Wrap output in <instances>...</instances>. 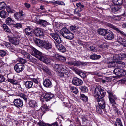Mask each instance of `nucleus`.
<instances>
[{
	"label": "nucleus",
	"mask_w": 126,
	"mask_h": 126,
	"mask_svg": "<svg viewBox=\"0 0 126 126\" xmlns=\"http://www.w3.org/2000/svg\"><path fill=\"white\" fill-rule=\"evenodd\" d=\"M106 93L104 88L100 86H97L94 92L93 95L94 96L97 97V100L99 106L102 109L105 108V101L102 98L105 95Z\"/></svg>",
	"instance_id": "1"
},
{
	"label": "nucleus",
	"mask_w": 126,
	"mask_h": 126,
	"mask_svg": "<svg viewBox=\"0 0 126 126\" xmlns=\"http://www.w3.org/2000/svg\"><path fill=\"white\" fill-rule=\"evenodd\" d=\"M66 63L69 65H73L77 67L84 66L86 64V63L78 61L74 59L70 60L69 61L67 62Z\"/></svg>",
	"instance_id": "2"
},
{
	"label": "nucleus",
	"mask_w": 126,
	"mask_h": 126,
	"mask_svg": "<svg viewBox=\"0 0 126 126\" xmlns=\"http://www.w3.org/2000/svg\"><path fill=\"white\" fill-rule=\"evenodd\" d=\"M113 74L119 77L125 76L126 74V71L118 68H115L113 71Z\"/></svg>",
	"instance_id": "3"
},
{
	"label": "nucleus",
	"mask_w": 126,
	"mask_h": 126,
	"mask_svg": "<svg viewBox=\"0 0 126 126\" xmlns=\"http://www.w3.org/2000/svg\"><path fill=\"white\" fill-rule=\"evenodd\" d=\"M7 81L11 84L16 85L18 83V81L15 79V76L12 74H9L7 75Z\"/></svg>",
	"instance_id": "4"
},
{
	"label": "nucleus",
	"mask_w": 126,
	"mask_h": 126,
	"mask_svg": "<svg viewBox=\"0 0 126 126\" xmlns=\"http://www.w3.org/2000/svg\"><path fill=\"white\" fill-rule=\"evenodd\" d=\"M76 5L77 7L74 10V14L77 15L78 16H80L81 15L79 13L82 10V9L84 8V6L81 4L80 2L76 3Z\"/></svg>",
	"instance_id": "5"
},
{
	"label": "nucleus",
	"mask_w": 126,
	"mask_h": 126,
	"mask_svg": "<svg viewBox=\"0 0 126 126\" xmlns=\"http://www.w3.org/2000/svg\"><path fill=\"white\" fill-rule=\"evenodd\" d=\"M15 71L17 73H19L24 70L25 68L24 65L20 63H18L14 66Z\"/></svg>",
	"instance_id": "6"
},
{
	"label": "nucleus",
	"mask_w": 126,
	"mask_h": 126,
	"mask_svg": "<svg viewBox=\"0 0 126 126\" xmlns=\"http://www.w3.org/2000/svg\"><path fill=\"white\" fill-rule=\"evenodd\" d=\"M54 70L57 72L60 71H63V70H67V68L64 65L61 64H55L54 66Z\"/></svg>",
	"instance_id": "7"
},
{
	"label": "nucleus",
	"mask_w": 126,
	"mask_h": 126,
	"mask_svg": "<svg viewBox=\"0 0 126 126\" xmlns=\"http://www.w3.org/2000/svg\"><path fill=\"white\" fill-rule=\"evenodd\" d=\"M43 43L41 47L47 50H49L52 48V46L51 42L48 41L43 40Z\"/></svg>",
	"instance_id": "8"
},
{
	"label": "nucleus",
	"mask_w": 126,
	"mask_h": 126,
	"mask_svg": "<svg viewBox=\"0 0 126 126\" xmlns=\"http://www.w3.org/2000/svg\"><path fill=\"white\" fill-rule=\"evenodd\" d=\"M34 33L36 36L40 38H43L44 36L43 30L41 28H38L36 29L34 31Z\"/></svg>",
	"instance_id": "9"
},
{
	"label": "nucleus",
	"mask_w": 126,
	"mask_h": 126,
	"mask_svg": "<svg viewBox=\"0 0 126 126\" xmlns=\"http://www.w3.org/2000/svg\"><path fill=\"white\" fill-rule=\"evenodd\" d=\"M32 54L38 58L39 60L43 55L42 53L34 48H33L32 50Z\"/></svg>",
	"instance_id": "10"
},
{
	"label": "nucleus",
	"mask_w": 126,
	"mask_h": 126,
	"mask_svg": "<svg viewBox=\"0 0 126 126\" xmlns=\"http://www.w3.org/2000/svg\"><path fill=\"white\" fill-rule=\"evenodd\" d=\"M9 41L12 44L15 45H18L20 42L19 40L16 37L8 36Z\"/></svg>",
	"instance_id": "11"
},
{
	"label": "nucleus",
	"mask_w": 126,
	"mask_h": 126,
	"mask_svg": "<svg viewBox=\"0 0 126 126\" xmlns=\"http://www.w3.org/2000/svg\"><path fill=\"white\" fill-rule=\"evenodd\" d=\"M72 83L75 85L79 86L82 84L83 82L82 80L80 79L75 77L73 78Z\"/></svg>",
	"instance_id": "12"
},
{
	"label": "nucleus",
	"mask_w": 126,
	"mask_h": 126,
	"mask_svg": "<svg viewBox=\"0 0 126 126\" xmlns=\"http://www.w3.org/2000/svg\"><path fill=\"white\" fill-rule=\"evenodd\" d=\"M22 13V11L16 12L14 14V17L17 20L21 21L23 19Z\"/></svg>",
	"instance_id": "13"
},
{
	"label": "nucleus",
	"mask_w": 126,
	"mask_h": 126,
	"mask_svg": "<svg viewBox=\"0 0 126 126\" xmlns=\"http://www.w3.org/2000/svg\"><path fill=\"white\" fill-rule=\"evenodd\" d=\"M114 38L113 33L110 30H107L105 38L106 39L110 40Z\"/></svg>",
	"instance_id": "14"
},
{
	"label": "nucleus",
	"mask_w": 126,
	"mask_h": 126,
	"mask_svg": "<svg viewBox=\"0 0 126 126\" xmlns=\"http://www.w3.org/2000/svg\"><path fill=\"white\" fill-rule=\"evenodd\" d=\"M50 35L58 44L62 42V41L61 38L57 34L53 33H50Z\"/></svg>",
	"instance_id": "15"
},
{
	"label": "nucleus",
	"mask_w": 126,
	"mask_h": 126,
	"mask_svg": "<svg viewBox=\"0 0 126 126\" xmlns=\"http://www.w3.org/2000/svg\"><path fill=\"white\" fill-rule=\"evenodd\" d=\"M14 103L15 106L18 108L22 107L23 105V101L20 99H15Z\"/></svg>",
	"instance_id": "16"
},
{
	"label": "nucleus",
	"mask_w": 126,
	"mask_h": 126,
	"mask_svg": "<svg viewBox=\"0 0 126 126\" xmlns=\"http://www.w3.org/2000/svg\"><path fill=\"white\" fill-rule=\"evenodd\" d=\"M109 94V97L110 102L112 106H113L114 104H116L114 99L115 97L110 91H107Z\"/></svg>",
	"instance_id": "17"
},
{
	"label": "nucleus",
	"mask_w": 126,
	"mask_h": 126,
	"mask_svg": "<svg viewBox=\"0 0 126 126\" xmlns=\"http://www.w3.org/2000/svg\"><path fill=\"white\" fill-rule=\"evenodd\" d=\"M24 32L27 35L31 36L33 33V29L30 27L26 28L25 29Z\"/></svg>",
	"instance_id": "18"
},
{
	"label": "nucleus",
	"mask_w": 126,
	"mask_h": 126,
	"mask_svg": "<svg viewBox=\"0 0 126 126\" xmlns=\"http://www.w3.org/2000/svg\"><path fill=\"white\" fill-rule=\"evenodd\" d=\"M107 25L108 27L112 28L114 30H115L118 32H119L121 34H123L124 32H123L120 30L118 28H116L112 24L110 23H107Z\"/></svg>",
	"instance_id": "19"
},
{
	"label": "nucleus",
	"mask_w": 126,
	"mask_h": 126,
	"mask_svg": "<svg viewBox=\"0 0 126 126\" xmlns=\"http://www.w3.org/2000/svg\"><path fill=\"white\" fill-rule=\"evenodd\" d=\"M44 86L47 88L51 87L52 86V83L49 79H45L43 83Z\"/></svg>",
	"instance_id": "20"
},
{
	"label": "nucleus",
	"mask_w": 126,
	"mask_h": 126,
	"mask_svg": "<svg viewBox=\"0 0 126 126\" xmlns=\"http://www.w3.org/2000/svg\"><path fill=\"white\" fill-rule=\"evenodd\" d=\"M54 96L53 94L50 93H48L45 94L44 98L46 100L48 101L52 98Z\"/></svg>",
	"instance_id": "21"
},
{
	"label": "nucleus",
	"mask_w": 126,
	"mask_h": 126,
	"mask_svg": "<svg viewBox=\"0 0 126 126\" xmlns=\"http://www.w3.org/2000/svg\"><path fill=\"white\" fill-rule=\"evenodd\" d=\"M56 47L61 52H64L66 51V49L65 47L61 44H56Z\"/></svg>",
	"instance_id": "22"
},
{
	"label": "nucleus",
	"mask_w": 126,
	"mask_h": 126,
	"mask_svg": "<svg viewBox=\"0 0 126 126\" xmlns=\"http://www.w3.org/2000/svg\"><path fill=\"white\" fill-rule=\"evenodd\" d=\"M69 31L67 28H64L61 30L60 32V34L64 37Z\"/></svg>",
	"instance_id": "23"
},
{
	"label": "nucleus",
	"mask_w": 126,
	"mask_h": 126,
	"mask_svg": "<svg viewBox=\"0 0 126 126\" xmlns=\"http://www.w3.org/2000/svg\"><path fill=\"white\" fill-rule=\"evenodd\" d=\"M39 60L46 64H48L50 62V60L47 57L43 55Z\"/></svg>",
	"instance_id": "24"
},
{
	"label": "nucleus",
	"mask_w": 126,
	"mask_h": 126,
	"mask_svg": "<svg viewBox=\"0 0 126 126\" xmlns=\"http://www.w3.org/2000/svg\"><path fill=\"white\" fill-rule=\"evenodd\" d=\"M24 85L26 88L30 89L32 88L33 83L32 81H27L25 82Z\"/></svg>",
	"instance_id": "25"
},
{
	"label": "nucleus",
	"mask_w": 126,
	"mask_h": 126,
	"mask_svg": "<svg viewBox=\"0 0 126 126\" xmlns=\"http://www.w3.org/2000/svg\"><path fill=\"white\" fill-rule=\"evenodd\" d=\"M3 44L7 48L11 50H15L14 47L13 46H11L9 42H5L3 43Z\"/></svg>",
	"instance_id": "26"
},
{
	"label": "nucleus",
	"mask_w": 126,
	"mask_h": 126,
	"mask_svg": "<svg viewBox=\"0 0 126 126\" xmlns=\"http://www.w3.org/2000/svg\"><path fill=\"white\" fill-rule=\"evenodd\" d=\"M5 22L7 24L9 25H12L14 24L15 21L11 18L8 17L6 19Z\"/></svg>",
	"instance_id": "27"
},
{
	"label": "nucleus",
	"mask_w": 126,
	"mask_h": 126,
	"mask_svg": "<svg viewBox=\"0 0 126 126\" xmlns=\"http://www.w3.org/2000/svg\"><path fill=\"white\" fill-rule=\"evenodd\" d=\"M33 40L35 44L40 47H41L43 40H41L39 39L35 38L33 39Z\"/></svg>",
	"instance_id": "28"
},
{
	"label": "nucleus",
	"mask_w": 126,
	"mask_h": 126,
	"mask_svg": "<svg viewBox=\"0 0 126 126\" xmlns=\"http://www.w3.org/2000/svg\"><path fill=\"white\" fill-rule=\"evenodd\" d=\"M107 30L104 29H100L98 30V33L99 34L104 36L105 37Z\"/></svg>",
	"instance_id": "29"
},
{
	"label": "nucleus",
	"mask_w": 126,
	"mask_h": 126,
	"mask_svg": "<svg viewBox=\"0 0 126 126\" xmlns=\"http://www.w3.org/2000/svg\"><path fill=\"white\" fill-rule=\"evenodd\" d=\"M55 56L57 59H58L61 61H64L66 60V58L65 57L61 56L58 54H55Z\"/></svg>",
	"instance_id": "30"
},
{
	"label": "nucleus",
	"mask_w": 126,
	"mask_h": 126,
	"mask_svg": "<svg viewBox=\"0 0 126 126\" xmlns=\"http://www.w3.org/2000/svg\"><path fill=\"white\" fill-rule=\"evenodd\" d=\"M74 37V35L70 31L67 33V34L64 37L65 38L70 40H71L73 39Z\"/></svg>",
	"instance_id": "31"
},
{
	"label": "nucleus",
	"mask_w": 126,
	"mask_h": 126,
	"mask_svg": "<svg viewBox=\"0 0 126 126\" xmlns=\"http://www.w3.org/2000/svg\"><path fill=\"white\" fill-rule=\"evenodd\" d=\"M41 68V69H39L41 71L42 70L43 71L45 72L49 75H50L51 74V71L47 67H43V66Z\"/></svg>",
	"instance_id": "32"
},
{
	"label": "nucleus",
	"mask_w": 126,
	"mask_h": 126,
	"mask_svg": "<svg viewBox=\"0 0 126 126\" xmlns=\"http://www.w3.org/2000/svg\"><path fill=\"white\" fill-rule=\"evenodd\" d=\"M113 3L115 5L120 6L123 3V0H112Z\"/></svg>",
	"instance_id": "33"
},
{
	"label": "nucleus",
	"mask_w": 126,
	"mask_h": 126,
	"mask_svg": "<svg viewBox=\"0 0 126 126\" xmlns=\"http://www.w3.org/2000/svg\"><path fill=\"white\" fill-rule=\"evenodd\" d=\"M2 27L3 29L5 32L9 33L11 32L10 29L6 24H3L2 25Z\"/></svg>",
	"instance_id": "34"
},
{
	"label": "nucleus",
	"mask_w": 126,
	"mask_h": 126,
	"mask_svg": "<svg viewBox=\"0 0 126 126\" xmlns=\"http://www.w3.org/2000/svg\"><path fill=\"white\" fill-rule=\"evenodd\" d=\"M8 16L7 13L5 11H2L0 12V16L2 18H5Z\"/></svg>",
	"instance_id": "35"
},
{
	"label": "nucleus",
	"mask_w": 126,
	"mask_h": 126,
	"mask_svg": "<svg viewBox=\"0 0 126 126\" xmlns=\"http://www.w3.org/2000/svg\"><path fill=\"white\" fill-rule=\"evenodd\" d=\"M21 53L22 54L23 56L25 58L28 59L29 57H30V56L29 53L27 52L24 50L22 51Z\"/></svg>",
	"instance_id": "36"
},
{
	"label": "nucleus",
	"mask_w": 126,
	"mask_h": 126,
	"mask_svg": "<svg viewBox=\"0 0 126 126\" xmlns=\"http://www.w3.org/2000/svg\"><path fill=\"white\" fill-rule=\"evenodd\" d=\"M101 56L100 55H98L96 54H93L90 56V59L93 60L98 59L100 58Z\"/></svg>",
	"instance_id": "37"
},
{
	"label": "nucleus",
	"mask_w": 126,
	"mask_h": 126,
	"mask_svg": "<svg viewBox=\"0 0 126 126\" xmlns=\"http://www.w3.org/2000/svg\"><path fill=\"white\" fill-rule=\"evenodd\" d=\"M121 8V6H119L118 7V5L113 6L111 7V8L113 11L115 12L118 11Z\"/></svg>",
	"instance_id": "38"
},
{
	"label": "nucleus",
	"mask_w": 126,
	"mask_h": 126,
	"mask_svg": "<svg viewBox=\"0 0 126 126\" xmlns=\"http://www.w3.org/2000/svg\"><path fill=\"white\" fill-rule=\"evenodd\" d=\"M71 69L78 75L79 74L80 72H81V70L77 67H71Z\"/></svg>",
	"instance_id": "39"
},
{
	"label": "nucleus",
	"mask_w": 126,
	"mask_h": 126,
	"mask_svg": "<svg viewBox=\"0 0 126 126\" xmlns=\"http://www.w3.org/2000/svg\"><path fill=\"white\" fill-rule=\"evenodd\" d=\"M70 89L75 94H77L78 92V89L76 87L71 86H70Z\"/></svg>",
	"instance_id": "40"
},
{
	"label": "nucleus",
	"mask_w": 126,
	"mask_h": 126,
	"mask_svg": "<svg viewBox=\"0 0 126 126\" xmlns=\"http://www.w3.org/2000/svg\"><path fill=\"white\" fill-rule=\"evenodd\" d=\"M117 63V66L121 68H124L125 66V64L123 62H118Z\"/></svg>",
	"instance_id": "41"
},
{
	"label": "nucleus",
	"mask_w": 126,
	"mask_h": 126,
	"mask_svg": "<svg viewBox=\"0 0 126 126\" xmlns=\"http://www.w3.org/2000/svg\"><path fill=\"white\" fill-rule=\"evenodd\" d=\"M115 125L116 126H123L121 120L118 118L116 119Z\"/></svg>",
	"instance_id": "42"
},
{
	"label": "nucleus",
	"mask_w": 126,
	"mask_h": 126,
	"mask_svg": "<svg viewBox=\"0 0 126 126\" xmlns=\"http://www.w3.org/2000/svg\"><path fill=\"white\" fill-rule=\"evenodd\" d=\"M6 10L8 13H14L15 12V11L10 6H7L6 8Z\"/></svg>",
	"instance_id": "43"
},
{
	"label": "nucleus",
	"mask_w": 126,
	"mask_h": 126,
	"mask_svg": "<svg viewBox=\"0 0 126 126\" xmlns=\"http://www.w3.org/2000/svg\"><path fill=\"white\" fill-rule=\"evenodd\" d=\"M67 70H63V71L64 72V78H67L69 77L70 76L69 72L68 71V68H67Z\"/></svg>",
	"instance_id": "44"
},
{
	"label": "nucleus",
	"mask_w": 126,
	"mask_h": 126,
	"mask_svg": "<svg viewBox=\"0 0 126 126\" xmlns=\"http://www.w3.org/2000/svg\"><path fill=\"white\" fill-rule=\"evenodd\" d=\"M7 51L4 50H0V55L2 57L5 56L7 54Z\"/></svg>",
	"instance_id": "45"
},
{
	"label": "nucleus",
	"mask_w": 126,
	"mask_h": 126,
	"mask_svg": "<svg viewBox=\"0 0 126 126\" xmlns=\"http://www.w3.org/2000/svg\"><path fill=\"white\" fill-rule=\"evenodd\" d=\"M6 6V4L4 2H1L0 3V10L5 9Z\"/></svg>",
	"instance_id": "46"
},
{
	"label": "nucleus",
	"mask_w": 126,
	"mask_h": 126,
	"mask_svg": "<svg viewBox=\"0 0 126 126\" xmlns=\"http://www.w3.org/2000/svg\"><path fill=\"white\" fill-rule=\"evenodd\" d=\"M17 60L20 62L19 63L23 64H24L27 62L26 61L25 59L20 58H18L17 59Z\"/></svg>",
	"instance_id": "47"
},
{
	"label": "nucleus",
	"mask_w": 126,
	"mask_h": 126,
	"mask_svg": "<svg viewBox=\"0 0 126 126\" xmlns=\"http://www.w3.org/2000/svg\"><path fill=\"white\" fill-rule=\"evenodd\" d=\"M109 64L110 65V67H115L117 66V62H110L109 63Z\"/></svg>",
	"instance_id": "48"
},
{
	"label": "nucleus",
	"mask_w": 126,
	"mask_h": 126,
	"mask_svg": "<svg viewBox=\"0 0 126 126\" xmlns=\"http://www.w3.org/2000/svg\"><path fill=\"white\" fill-rule=\"evenodd\" d=\"M102 109L100 106H96V111L99 113L101 114L102 113Z\"/></svg>",
	"instance_id": "49"
},
{
	"label": "nucleus",
	"mask_w": 126,
	"mask_h": 126,
	"mask_svg": "<svg viewBox=\"0 0 126 126\" xmlns=\"http://www.w3.org/2000/svg\"><path fill=\"white\" fill-rule=\"evenodd\" d=\"M28 59V61L32 63H35L36 62V59L32 57L31 55L30 56V57H29Z\"/></svg>",
	"instance_id": "50"
},
{
	"label": "nucleus",
	"mask_w": 126,
	"mask_h": 126,
	"mask_svg": "<svg viewBox=\"0 0 126 126\" xmlns=\"http://www.w3.org/2000/svg\"><path fill=\"white\" fill-rule=\"evenodd\" d=\"M80 99L83 101L86 102L87 101V96L84 94H81L80 96Z\"/></svg>",
	"instance_id": "51"
},
{
	"label": "nucleus",
	"mask_w": 126,
	"mask_h": 126,
	"mask_svg": "<svg viewBox=\"0 0 126 126\" xmlns=\"http://www.w3.org/2000/svg\"><path fill=\"white\" fill-rule=\"evenodd\" d=\"M80 88L82 92H83L84 93L86 92L87 87L86 86H81Z\"/></svg>",
	"instance_id": "52"
},
{
	"label": "nucleus",
	"mask_w": 126,
	"mask_h": 126,
	"mask_svg": "<svg viewBox=\"0 0 126 126\" xmlns=\"http://www.w3.org/2000/svg\"><path fill=\"white\" fill-rule=\"evenodd\" d=\"M15 27L17 29H20L22 27V25L20 23H17L14 24Z\"/></svg>",
	"instance_id": "53"
},
{
	"label": "nucleus",
	"mask_w": 126,
	"mask_h": 126,
	"mask_svg": "<svg viewBox=\"0 0 126 126\" xmlns=\"http://www.w3.org/2000/svg\"><path fill=\"white\" fill-rule=\"evenodd\" d=\"M19 96L24 99L25 101L27 100V98L26 96L24 94L21 93L19 94Z\"/></svg>",
	"instance_id": "54"
},
{
	"label": "nucleus",
	"mask_w": 126,
	"mask_h": 126,
	"mask_svg": "<svg viewBox=\"0 0 126 126\" xmlns=\"http://www.w3.org/2000/svg\"><path fill=\"white\" fill-rule=\"evenodd\" d=\"M89 48L90 50L91 51H93L94 52H95L97 51L96 48H95L93 46H90L89 47Z\"/></svg>",
	"instance_id": "55"
},
{
	"label": "nucleus",
	"mask_w": 126,
	"mask_h": 126,
	"mask_svg": "<svg viewBox=\"0 0 126 126\" xmlns=\"http://www.w3.org/2000/svg\"><path fill=\"white\" fill-rule=\"evenodd\" d=\"M57 74L58 76H59L62 77H64V73L61 72V71H60L57 72Z\"/></svg>",
	"instance_id": "56"
},
{
	"label": "nucleus",
	"mask_w": 126,
	"mask_h": 126,
	"mask_svg": "<svg viewBox=\"0 0 126 126\" xmlns=\"http://www.w3.org/2000/svg\"><path fill=\"white\" fill-rule=\"evenodd\" d=\"M79 75L83 78H85L86 76L85 73L83 72L81 70Z\"/></svg>",
	"instance_id": "57"
},
{
	"label": "nucleus",
	"mask_w": 126,
	"mask_h": 126,
	"mask_svg": "<svg viewBox=\"0 0 126 126\" xmlns=\"http://www.w3.org/2000/svg\"><path fill=\"white\" fill-rule=\"evenodd\" d=\"M77 28L76 26L75 25H72L70 27V29L71 31L75 32V31L76 30Z\"/></svg>",
	"instance_id": "58"
},
{
	"label": "nucleus",
	"mask_w": 126,
	"mask_h": 126,
	"mask_svg": "<svg viewBox=\"0 0 126 126\" xmlns=\"http://www.w3.org/2000/svg\"><path fill=\"white\" fill-rule=\"evenodd\" d=\"M35 102L34 101H31L30 102V105L31 107H35Z\"/></svg>",
	"instance_id": "59"
},
{
	"label": "nucleus",
	"mask_w": 126,
	"mask_h": 126,
	"mask_svg": "<svg viewBox=\"0 0 126 126\" xmlns=\"http://www.w3.org/2000/svg\"><path fill=\"white\" fill-rule=\"evenodd\" d=\"M107 45L106 43H103L101 45H99V47L101 48H105L107 47Z\"/></svg>",
	"instance_id": "60"
},
{
	"label": "nucleus",
	"mask_w": 126,
	"mask_h": 126,
	"mask_svg": "<svg viewBox=\"0 0 126 126\" xmlns=\"http://www.w3.org/2000/svg\"><path fill=\"white\" fill-rule=\"evenodd\" d=\"M58 126V123L56 122H55L51 124H47L46 126Z\"/></svg>",
	"instance_id": "61"
},
{
	"label": "nucleus",
	"mask_w": 126,
	"mask_h": 126,
	"mask_svg": "<svg viewBox=\"0 0 126 126\" xmlns=\"http://www.w3.org/2000/svg\"><path fill=\"white\" fill-rule=\"evenodd\" d=\"M39 22L40 24L45 25L44 24H46L47 23V22L46 21L44 20H39Z\"/></svg>",
	"instance_id": "62"
},
{
	"label": "nucleus",
	"mask_w": 126,
	"mask_h": 126,
	"mask_svg": "<svg viewBox=\"0 0 126 126\" xmlns=\"http://www.w3.org/2000/svg\"><path fill=\"white\" fill-rule=\"evenodd\" d=\"M38 124L40 126H47L46 124L42 121H40V122L38 123Z\"/></svg>",
	"instance_id": "63"
},
{
	"label": "nucleus",
	"mask_w": 126,
	"mask_h": 126,
	"mask_svg": "<svg viewBox=\"0 0 126 126\" xmlns=\"http://www.w3.org/2000/svg\"><path fill=\"white\" fill-rule=\"evenodd\" d=\"M121 43L123 46L126 47V40L125 39L122 40V41L121 42Z\"/></svg>",
	"instance_id": "64"
}]
</instances>
